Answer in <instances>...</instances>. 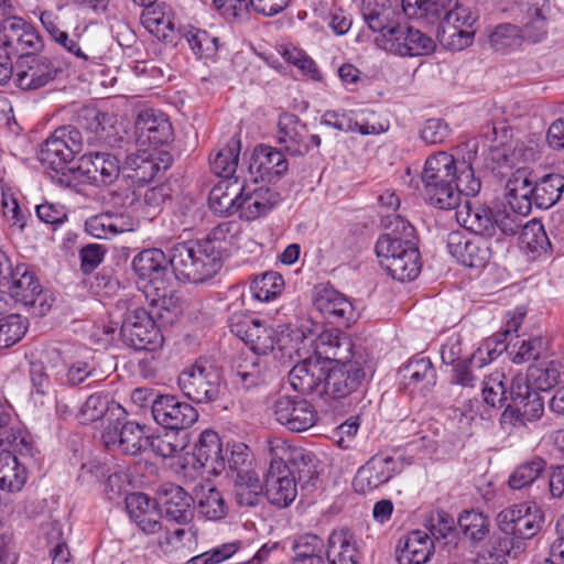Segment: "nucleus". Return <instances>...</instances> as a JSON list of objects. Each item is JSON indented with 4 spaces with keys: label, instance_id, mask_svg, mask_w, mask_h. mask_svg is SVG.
<instances>
[{
    "label": "nucleus",
    "instance_id": "nucleus-1",
    "mask_svg": "<svg viewBox=\"0 0 564 564\" xmlns=\"http://www.w3.org/2000/svg\"><path fill=\"white\" fill-rule=\"evenodd\" d=\"M387 218V231L379 236L375 248L379 263L394 280L412 281L421 271L415 229L400 215Z\"/></svg>",
    "mask_w": 564,
    "mask_h": 564
},
{
    "label": "nucleus",
    "instance_id": "nucleus-2",
    "mask_svg": "<svg viewBox=\"0 0 564 564\" xmlns=\"http://www.w3.org/2000/svg\"><path fill=\"white\" fill-rule=\"evenodd\" d=\"M169 262L178 281L193 283L213 278L221 268L219 247L210 238L175 243Z\"/></svg>",
    "mask_w": 564,
    "mask_h": 564
},
{
    "label": "nucleus",
    "instance_id": "nucleus-3",
    "mask_svg": "<svg viewBox=\"0 0 564 564\" xmlns=\"http://www.w3.org/2000/svg\"><path fill=\"white\" fill-rule=\"evenodd\" d=\"M506 188L510 208L520 215H528L532 205L547 209L560 200L564 192V176L550 173L532 183L524 171L518 170L508 180Z\"/></svg>",
    "mask_w": 564,
    "mask_h": 564
},
{
    "label": "nucleus",
    "instance_id": "nucleus-4",
    "mask_svg": "<svg viewBox=\"0 0 564 564\" xmlns=\"http://www.w3.org/2000/svg\"><path fill=\"white\" fill-rule=\"evenodd\" d=\"M426 200L440 209H456L459 206V193L454 187L456 162L453 155L440 151L430 155L421 175Z\"/></svg>",
    "mask_w": 564,
    "mask_h": 564
},
{
    "label": "nucleus",
    "instance_id": "nucleus-5",
    "mask_svg": "<svg viewBox=\"0 0 564 564\" xmlns=\"http://www.w3.org/2000/svg\"><path fill=\"white\" fill-rule=\"evenodd\" d=\"M120 335L122 341L135 350H155L164 341L152 314L143 307L127 311Z\"/></svg>",
    "mask_w": 564,
    "mask_h": 564
},
{
    "label": "nucleus",
    "instance_id": "nucleus-6",
    "mask_svg": "<svg viewBox=\"0 0 564 564\" xmlns=\"http://www.w3.org/2000/svg\"><path fill=\"white\" fill-rule=\"evenodd\" d=\"M411 464V459L403 455L377 454L358 468L352 482L354 488L357 492H370L389 482Z\"/></svg>",
    "mask_w": 564,
    "mask_h": 564
},
{
    "label": "nucleus",
    "instance_id": "nucleus-7",
    "mask_svg": "<svg viewBox=\"0 0 564 564\" xmlns=\"http://www.w3.org/2000/svg\"><path fill=\"white\" fill-rule=\"evenodd\" d=\"M177 384L183 394L196 403H210L218 399L220 375L212 366L197 361L181 372Z\"/></svg>",
    "mask_w": 564,
    "mask_h": 564
},
{
    "label": "nucleus",
    "instance_id": "nucleus-8",
    "mask_svg": "<svg viewBox=\"0 0 564 564\" xmlns=\"http://www.w3.org/2000/svg\"><path fill=\"white\" fill-rule=\"evenodd\" d=\"M0 48L12 57H23L39 52L43 40L36 29L20 17L9 15L0 23Z\"/></svg>",
    "mask_w": 564,
    "mask_h": 564
},
{
    "label": "nucleus",
    "instance_id": "nucleus-9",
    "mask_svg": "<svg viewBox=\"0 0 564 564\" xmlns=\"http://www.w3.org/2000/svg\"><path fill=\"white\" fill-rule=\"evenodd\" d=\"M101 440L107 449L131 456L143 453L149 446L144 426L126 421L123 416H118L110 426H104Z\"/></svg>",
    "mask_w": 564,
    "mask_h": 564
},
{
    "label": "nucleus",
    "instance_id": "nucleus-10",
    "mask_svg": "<svg viewBox=\"0 0 564 564\" xmlns=\"http://www.w3.org/2000/svg\"><path fill=\"white\" fill-rule=\"evenodd\" d=\"M543 521L541 509L525 503L506 508L497 516L500 531L517 539L533 538L540 532Z\"/></svg>",
    "mask_w": 564,
    "mask_h": 564
},
{
    "label": "nucleus",
    "instance_id": "nucleus-11",
    "mask_svg": "<svg viewBox=\"0 0 564 564\" xmlns=\"http://www.w3.org/2000/svg\"><path fill=\"white\" fill-rule=\"evenodd\" d=\"M276 140L281 150L292 156H303L321 145V137L312 134L296 115L284 112L278 120Z\"/></svg>",
    "mask_w": 564,
    "mask_h": 564
},
{
    "label": "nucleus",
    "instance_id": "nucleus-12",
    "mask_svg": "<svg viewBox=\"0 0 564 564\" xmlns=\"http://www.w3.org/2000/svg\"><path fill=\"white\" fill-rule=\"evenodd\" d=\"M380 46L401 56H422L435 50V42L413 26L397 24L387 30Z\"/></svg>",
    "mask_w": 564,
    "mask_h": 564
},
{
    "label": "nucleus",
    "instance_id": "nucleus-13",
    "mask_svg": "<svg viewBox=\"0 0 564 564\" xmlns=\"http://www.w3.org/2000/svg\"><path fill=\"white\" fill-rule=\"evenodd\" d=\"M313 304L322 316L337 328H349L360 316L351 300L330 286L318 289Z\"/></svg>",
    "mask_w": 564,
    "mask_h": 564
},
{
    "label": "nucleus",
    "instance_id": "nucleus-14",
    "mask_svg": "<svg viewBox=\"0 0 564 564\" xmlns=\"http://www.w3.org/2000/svg\"><path fill=\"white\" fill-rule=\"evenodd\" d=\"M6 288L17 303L33 308L35 314L44 315L48 311L42 284L28 264L15 265V275Z\"/></svg>",
    "mask_w": 564,
    "mask_h": 564
},
{
    "label": "nucleus",
    "instance_id": "nucleus-15",
    "mask_svg": "<svg viewBox=\"0 0 564 564\" xmlns=\"http://www.w3.org/2000/svg\"><path fill=\"white\" fill-rule=\"evenodd\" d=\"M446 245L448 252L468 268H484L491 258L490 242L481 236L455 230L447 235Z\"/></svg>",
    "mask_w": 564,
    "mask_h": 564
},
{
    "label": "nucleus",
    "instance_id": "nucleus-16",
    "mask_svg": "<svg viewBox=\"0 0 564 564\" xmlns=\"http://www.w3.org/2000/svg\"><path fill=\"white\" fill-rule=\"evenodd\" d=\"M275 421L291 432H304L317 421L314 406L299 395H280L272 404Z\"/></svg>",
    "mask_w": 564,
    "mask_h": 564
},
{
    "label": "nucleus",
    "instance_id": "nucleus-17",
    "mask_svg": "<svg viewBox=\"0 0 564 564\" xmlns=\"http://www.w3.org/2000/svg\"><path fill=\"white\" fill-rule=\"evenodd\" d=\"M154 421L166 430L180 431L192 426L198 419L197 410L170 394L159 395L151 406Z\"/></svg>",
    "mask_w": 564,
    "mask_h": 564
},
{
    "label": "nucleus",
    "instance_id": "nucleus-18",
    "mask_svg": "<svg viewBox=\"0 0 564 564\" xmlns=\"http://www.w3.org/2000/svg\"><path fill=\"white\" fill-rule=\"evenodd\" d=\"M270 455L274 460H281L286 464L291 475H297L299 482L302 486L308 485L316 478L315 456L313 453L290 445L282 438H274L269 442Z\"/></svg>",
    "mask_w": 564,
    "mask_h": 564
},
{
    "label": "nucleus",
    "instance_id": "nucleus-19",
    "mask_svg": "<svg viewBox=\"0 0 564 564\" xmlns=\"http://www.w3.org/2000/svg\"><path fill=\"white\" fill-rule=\"evenodd\" d=\"M475 21L470 9L457 0V4L448 11L445 22L442 23L440 42L454 51L464 50L473 43L471 26Z\"/></svg>",
    "mask_w": 564,
    "mask_h": 564
},
{
    "label": "nucleus",
    "instance_id": "nucleus-20",
    "mask_svg": "<svg viewBox=\"0 0 564 564\" xmlns=\"http://www.w3.org/2000/svg\"><path fill=\"white\" fill-rule=\"evenodd\" d=\"M119 159L109 152H89L80 156L77 171L95 186L112 184L120 174Z\"/></svg>",
    "mask_w": 564,
    "mask_h": 564
},
{
    "label": "nucleus",
    "instance_id": "nucleus-21",
    "mask_svg": "<svg viewBox=\"0 0 564 564\" xmlns=\"http://www.w3.org/2000/svg\"><path fill=\"white\" fill-rule=\"evenodd\" d=\"M365 376L362 366L357 361L335 365L326 372L322 392L329 399H344L359 389Z\"/></svg>",
    "mask_w": 564,
    "mask_h": 564
},
{
    "label": "nucleus",
    "instance_id": "nucleus-22",
    "mask_svg": "<svg viewBox=\"0 0 564 564\" xmlns=\"http://www.w3.org/2000/svg\"><path fill=\"white\" fill-rule=\"evenodd\" d=\"M265 495L269 502L279 508L290 506L297 496L296 480L289 466L272 457L265 476Z\"/></svg>",
    "mask_w": 564,
    "mask_h": 564
},
{
    "label": "nucleus",
    "instance_id": "nucleus-23",
    "mask_svg": "<svg viewBox=\"0 0 564 564\" xmlns=\"http://www.w3.org/2000/svg\"><path fill=\"white\" fill-rule=\"evenodd\" d=\"M169 258L158 248L144 249L132 260V268L139 280L144 282V291L166 284Z\"/></svg>",
    "mask_w": 564,
    "mask_h": 564
},
{
    "label": "nucleus",
    "instance_id": "nucleus-24",
    "mask_svg": "<svg viewBox=\"0 0 564 564\" xmlns=\"http://www.w3.org/2000/svg\"><path fill=\"white\" fill-rule=\"evenodd\" d=\"M248 170L254 183H258V178L271 183L288 172L289 163L281 150L258 145L252 153Z\"/></svg>",
    "mask_w": 564,
    "mask_h": 564
},
{
    "label": "nucleus",
    "instance_id": "nucleus-25",
    "mask_svg": "<svg viewBox=\"0 0 564 564\" xmlns=\"http://www.w3.org/2000/svg\"><path fill=\"white\" fill-rule=\"evenodd\" d=\"M140 21L143 28L159 41L177 46L180 31L175 26L174 15L164 4L154 3L144 7Z\"/></svg>",
    "mask_w": 564,
    "mask_h": 564
},
{
    "label": "nucleus",
    "instance_id": "nucleus-26",
    "mask_svg": "<svg viewBox=\"0 0 564 564\" xmlns=\"http://www.w3.org/2000/svg\"><path fill=\"white\" fill-rule=\"evenodd\" d=\"M352 339L338 329L322 332L314 341V354L318 360L336 365L350 364L354 356Z\"/></svg>",
    "mask_w": 564,
    "mask_h": 564
},
{
    "label": "nucleus",
    "instance_id": "nucleus-27",
    "mask_svg": "<svg viewBox=\"0 0 564 564\" xmlns=\"http://www.w3.org/2000/svg\"><path fill=\"white\" fill-rule=\"evenodd\" d=\"M232 383L236 389L249 391L268 381L265 362L256 354H239L231 366Z\"/></svg>",
    "mask_w": 564,
    "mask_h": 564
},
{
    "label": "nucleus",
    "instance_id": "nucleus-28",
    "mask_svg": "<svg viewBox=\"0 0 564 564\" xmlns=\"http://www.w3.org/2000/svg\"><path fill=\"white\" fill-rule=\"evenodd\" d=\"M326 370L322 366L321 360L315 356L307 357L296 364L289 373V381L293 390L301 394L318 393L322 392L325 382Z\"/></svg>",
    "mask_w": 564,
    "mask_h": 564
},
{
    "label": "nucleus",
    "instance_id": "nucleus-29",
    "mask_svg": "<svg viewBox=\"0 0 564 564\" xmlns=\"http://www.w3.org/2000/svg\"><path fill=\"white\" fill-rule=\"evenodd\" d=\"M457 0H402V9L409 19L421 21L424 25L437 26L442 32V23Z\"/></svg>",
    "mask_w": 564,
    "mask_h": 564
},
{
    "label": "nucleus",
    "instance_id": "nucleus-30",
    "mask_svg": "<svg viewBox=\"0 0 564 564\" xmlns=\"http://www.w3.org/2000/svg\"><path fill=\"white\" fill-rule=\"evenodd\" d=\"M281 199L280 194L267 185L243 184L240 200V217L247 220L257 219L270 212Z\"/></svg>",
    "mask_w": 564,
    "mask_h": 564
},
{
    "label": "nucleus",
    "instance_id": "nucleus-31",
    "mask_svg": "<svg viewBox=\"0 0 564 564\" xmlns=\"http://www.w3.org/2000/svg\"><path fill=\"white\" fill-rule=\"evenodd\" d=\"M135 128L139 140L154 148L169 143L173 138V128L167 117L158 110L147 109L139 113Z\"/></svg>",
    "mask_w": 564,
    "mask_h": 564
},
{
    "label": "nucleus",
    "instance_id": "nucleus-32",
    "mask_svg": "<svg viewBox=\"0 0 564 564\" xmlns=\"http://www.w3.org/2000/svg\"><path fill=\"white\" fill-rule=\"evenodd\" d=\"M77 128L94 134V139L106 145L115 147L117 132L115 131V117L98 110L95 107L85 106L76 116Z\"/></svg>",
    "mask_w": 564,
    "mask_h": 564
},
{
    "label": "nucleus",
    "instance_id": "nucleus-33",
    "mask_svg": "<svg viewBox=\"0 0 564 564\" xmlns=\"http://www.w3.org/2000/svg\"><path fill=\"white\" fill-rule=\"evenodd\" d=\"M325 555L328 564H359L361 553L355 533L348 528L333 530Z\"/></svg>",
    "mask_w": 564,
    "mask_h": 564
},
{
    "label": "nucleus",
    "instance_id": "nucleus-34",
    "mask_svg": "<svg viewBox=\"0 0 564 564\" xmlns=\"http://www.w3.org/2000/svg\"><path fill=\"white\" fill-rule=\"evenodd\" d=\"M160 503L165 517L180 524H186L194 517V500L181 486L165 484L161 487Z\"/></svg>",
    "mask_w": 564,
    "mask_h": 564
},
{
    "label": "nucleus",
    "instance_id": "nucleus-35",
    "mask_svg": "<svg viewBox=\"0 0 564 564\" xmlns=\"http://www.w3.org/2000/svg\"><path fill=\"white\" fill-rule=\"evenodd\" d=\"M434 542L423 530H414L399 540L398 562L400 564H425L434 553Z\"/></svg>",
    "mask_w": 564,
    "mask_h": 564
},
{
    "label": "nucleus",
    "instance_id": "nucleus-36",
    "mask_svg": "<svg viewBox=\"0 0 564 564\" xmlns=\"http://www.w3.org/2000/svg\"><path fill=\"white\" fill-rule=\"evenodd\" d=\"M63 65L57 59L45 56L35 57L28 68L18 74V86L25 90L43 88L63 73Z\"/></svg>",
    "mask_w": 564,
    "mask_h": 564
},
{
    "label": "nucleus",
    "instance_id": "nucleus-37",
    "mask_svg": "<svg viewBox=\"0 0 564 564\" xmlns=\"http://www.w3.org/2000/svg\"><path fill=\"white\" fill-rule=\"evenodd\" d=\"M241 194H243V184L238 177L223 178L209 192V208L219 216L240 213Z\"/></svg>",
    "mask_w": 564,
    "mask_h": 564
},
{
    "label": "nucleus",
    "instance_id": "nucleus-38",
    "mask_svg": "<svg viewBox=\"0 0 564 564\" xmlns=\"http://www.w3.org/2000/svg\"><path fill=\"white\" fill-rule=\"evenodd\" d=\"M482 135L487 142V160L492 163L491 169L512 167V158L510 156L509 139L510 129L503 122L491 123L485 127Z\"/></svg>",
    "mask_w": 564,
    "mask_h": 564
},
{
    "label": "nucleus",
    "instance_id": "nucleus-39",
    "mask_svg": "<svg viewBox=\"0 0 564 564\" xmlns=\"http://www.w3.org/2000/svg\"><path fill=\"white\" fill-rule=\"evenodd\" d=\"M527 40L542 41L547 34L549 0H519Z\"/></svg>",
    "mask_w": 564,
    "mask_h": 564
},
{
    "label": "nucleus",
    "instance_id": "nucleus-40",
    "mask_svg": "<svg viewBox=\"0 0 564 564\" xmlns=\"http://www.w3.org/2000/svg\"><path fill=\"white\" fill-rule=\"evenodd\" d=\"M490 340L487 341L488 358H478L473 355L468 360L457 362L453 368L452 383L463 388L475 389L478 387L485 376L484 367L491 362L497 356V348H490Z\"/></svg>",
    "mask_w": 564,
    "mask_h": 564
},
{
    "label": "nucleus",
    "instance_id": "nucleus-41",
    "mask_svg": "<svg viewBox=\"0 0 564 564\" xmlns=\"http://www.w3.org/2000/svg\"><path fill=\"white\" fill-rule=\"evenodd\" d=\"M118 416L124 417V410L120 404L110 402L108 395L101 393L89 395L78 413V419L83 424L101 420L108 423L107 426H110Z\"/></svg>",
    "mask_w": 564,
    "mask_h": 564
},
{
    "label": "nucleus",
    "instance_id": "nucleus-42",
    "mask_svg": "<svg viewBox=\"0 0 564 564\" xmlns=\"http://www.w3.org/2000/svg\"><path fill=\"white\" fill-rule=\"evenodd\" d=\"M456 217L463 226L474 235L485 238L495 236V214L486 207L471 206L466 202L464 206L456 207Z\"/></svg>",
    "mask_w": 564,
    "mask_h": 564
},
{
    "label": "nucleus",
    "instance_id": "nucleus-43",
    "mask_svg": "<svg viewBox=\"0 0 564 564\" xmlns=\"http://www.w3.org/2000/svg\"><path fill=\"white\" fill-rule=\"evenodd\" d=\"M544 412V402L540 393H529L516 404L508 405L502 413V421L511 424L513 427H522L527 422L539 420Z\"/></svg>",
    "mask_w": 564,
    "mask_h": 564
},
{
    "label": "nucleus",
    "instance_id": "nucleus-44",
    "mask_svg": "<svg viewBox=\"0 0 564 564\" xmlns=\"http://www.w3.org/2000/svg\"><path fill=\"white\" fill-rule=\"evenodd\" d=\"M405 387L421 392L430 391L436 384V370L426 357L411 359L402 369Z\"/></svg>",
    "mask_w": 564,
    "mask_h": 564
},
{
    "label": "nucleus",
    "instance_id": "nucleus-45",
    "mask_svg": "<svg viewBox=\"0 0 564 564\" xmlns=\"http://www.w3.org/2000/svg\"><path fill=\"white\" fill-rule=\"evenodd\" d=\"M160 169L153 153L147 149L128 154L122 165L127 176L139 186L151 182Z\"/></svg>",
    "mask_w": 564,
    "mask_h": 564
},
{
    "label": "nucleus",
    "instance_id": "nucleus-46",
    "mask_svg": "<svg viewBox=\"0 0 564 564\" xmlns=\"http://www.w3.org/2000/svg\"><path fill=\"white\" fill-rule=\"evenodd\" d=\"M149 301L153 318L160 319L163 324H173L182 313L178 297L167 294L166 284L158 285L153 290L143 291Z\"/></svg>",
    "mask_w": 564,
    "mask_h": 564
},
{
    "label": "nucleus",
    "instance_id": "nucleus-47",
    "mask_svg": "<svg viewBox=\"0 0 564 564\" xmlns=\"http://www.w3.org/2000/svg\"><path fill=\"white\" fill-rule=\"evenodd\" d=\"M326 544L314 533H304L294 538L292 542L293 556L291 564H326Z\"/></svg>",
    "mask_w": 564,
    "mask_h": 564
},
{
    "label": "nucleus",
    "instance_id": "nucleus-48",
    "mask_svg": "<svg viewBox=\"0 0 564 564\" xmlns=\"http://www.w3.org/2000/svg\"><path fill=\"white\" fill-rule=\"evenodd\" d=\"M194 457L202 468H207L209 471L218 473L224 468L221 443L216 432L210 430L202 432L195 446Z\"/></svg>",
    "mask_w": 564,
    "mask_h": 564
},
{
    "label": "nucleus",
    "instance_id": "nucleus-49",
    "mask_svg": "<svg viewBox=\"0 0 564 564\" xmlns=\"http://www.w3.org/2000/svg\"><path fill=\"white\" fill-rule=\"evenodd\" d=\"M232 492L238 506L252 508L263 498V485L256 471H240L234 479Z\"/></svg>",
    "mask_w": 564,
    "mask_h": 564
},
{
    "label": "nucleus",
    "instance_id": "nucleus-50",
    "mask_svg": "<svg viewBox=\"0 0 564 564\" xmlns=\"http://www.w3.org/2000/svg\"><path fill=\"white\" fill-rule=\"evenodd\" d=\"M28 479L26 468L10 451H0V490L19 492Z\"/></svg>",
    "mask_w": 564,
    "mask_h": 564
},
{
    "label": "nucleus",
    "instance_id": "nucleus-51",
    "mask_svg": "<svg viewBox=\"0 0 564 564\" xmlns=\"http://www.w3.org/2000/svg\"><path fill=\"white\" fill-rule=\"evenodd\" d=\"M392 13L393 10L389 0L362 1V18L371 31L380 33V37L377 39L379 45L383 41V34L392 26L390 24V17Z\"/></svg>",
    "mask_w": 564,
    "mask_h": 564
},
{
    "label": "nucleus",
    "instance_id": "nucleus-52",
    "mask_svg": "<svg viewBox=\"0 0 564 564\" xmlns=\"http://www.w3.org/2000/svg\"><path fill=\"white\" fill-rule=\"evenodd\" d=\"M87 234L98 239H108L128 230L121 215L101 213L89 217L85 223Z\"/></svg>",
    "mask_w": 564,
    "mask_h": 564
},
{
    "label": "nucleus",
    "instance_id": "nucleus-53",
    "mask_svg": "<svg viewBox=\"0 0 564 564\" xmlns=\"http://www.w3.org/2000/svg\"><path fill=\"white\" fill-rule=\"evenodd\" d=\"M239 153L240 140L232 137L210 159L209 163L213 172L224 178H234L232 175L238 165Z\"/></svg>",
    "mask_w": 564,
    "mask_h": 564
},
{
    "label": "nucleus",
    "instance_id": "nucleus-54",
    "mask_svg": "<svg viewBox=\"0 0 564 564\" xmlns=\"http://www.w3.org/2000/svg\"><path fill=\"white\" fill-rule=\"evenodd\" d=\"M178 31L180 41L184 39L197 57L207 58L216 53L218 39L212 36L207 31L192 25L180 26Z\"/></svg>",
    "mask_w": 564,
    "mask_h": 564
},
{
    "label": "nucleus",
    "instance_id": "nucleus-55",
    "mask_svg": "<svg viewBox=\"0 0 564 564\" xmlns=\"http://www.w3.org/2000/svg\"><path fill=\"white\" fill-rule=\"evenodd\" d=\"M519 240L524 250L535 256L546 253L551 248V242L544 226L536 219L524 224L520 231Z\"/></svg>",
    "mask_w": 564,
    "mask_h": 564
},
{
    "label": "nucleus",
    "instance_id": "nucleus-56",
    "mask_svg": "<svg viewBox=\"0 0 564 564\" xmlns=\"http://www.w3.org/2000/svg\"><path fill=\"white\" fill-rule=\"evenodd\" d=\"M547 463L540 456H533L523 462L509 477L508 484L514 490H520L532 485L546 470Z\"/></svg>",
    "mask_w": 564,
    "mask_h": 564
},
{
    "label": "nucleus",
    "instance_id": "nucleus-57",
    "mask_svg": "<svg viewBox=\"0 0 564 564\" xmlns=\"http://www.w3.org/2000/svg\"><path fill=\"white\" fill-rule=\"evenodd\" d=\"M64 142L55 129L41 150V161L47 163L56 172L63 170L75 156Z\"/></svg>",
    "mask_w": 564,
    "mask_h": 564
},
{
    "label": "nucleus",
    "instance_id": "nucleus-58",
    "mask_svg": "<svg viewBox=\"0 0 564 564\" xmlns=\"http://www.w3.org/2000/svg\"><path fill=\"white\" fill-rule=\"evenodd\" d=\"M321 123L339 131H357L360 134L379 133V130L375 126L354 120L352 117L346 111L327 110L323 113Z\"/></svg>",
    "mask_w": 564,
    "mask_h": 564
},
{
    "label": "nucleus",
    "instance_id": "nucleus-59",
    "mask_svg": "<svg viewBox=\"0 0 564 564\" xmlns=\"http://www.w3.org/2000/svg\"><path fill=\"white\" fill-rule=\"evenodd\" d=\"M505 373L495 370L486 373L480 382L484 402L491 408L501 406L508 398V390L505 386Z\"/></svg>",
    "mask_w": 564,
    "mask_h": 564
},
{
    "label": "nucleus",
    "instance_id": "nucleus-60",
    "mask_svg": "<svg viewBox=\"0 0 564 564\" xmlns=\"http://www.w3.org/2000/svg\"><path fill=\"white\" fill-rule=\"evenodd\" d=\"M284 288L283 276L275 271H268L257 276L251 285L250 290L258 301L269 302L274 300L281 294Z\"/></svg>",
    "mask_w": 564,
    "mask_h": 564
},
{
    "label": "nucleus",
    "instance_id": "nucleus-61",
    "mask_svg": "<svg viewBox=\"0 0 564 564\" xmlns=\"http://www.w3.org/2000/svg\"><path fill=\"white\" fill-rule=\"evenodd\" d=\"M527 40L524 24L519 28L511 23L499 24L495 28L489 36L490 45L496 51H506L521 45Z\"/></svg>",
    "mask_w": 564,
    "mask_h": 564
},
{
    "label": "nucleus",
    "instance_id": "nucleus-62",
    "mask_svg": "<svg viewBox=\"0 0 564 564\" xmlns=\"http://www.w3.org/2000/svg\"><path fill=\"white\" fill-rule=\"evenodd\" d=\"M0 446L8 447L7 451L15 452L22 456L32 455V441L30 435L12 422L0 429Z\"/></svg>",
    "mask_w": 564,
    "mask_h": 564
},
{
    "label": "nucleus",
    "instance_id": "nucleus-63",
    "mask_svg": "<svg viewBox=\"0 0 564 564\" xmlns=\"http://www.w3.org/2000/svg\"><path fill=\"white\" fill-rule=\"evenodd\" d=\"M29 327L28 319L20 314H10L0 318V349L19 343Z\"/></svg>",
    "mask_w": 564,
    "mask_h": 564
},
{
    "label": "nucleus",
    "instance_id": "nucleus-64",
    "mask_svg": "<svg viewBox=\"0 0 564 564\" xmlns=\"http://www.w3.org/2000/svg\"><path fill=\"white\" fill-rule=\"evenodd\" d=\"M245 343L250 347L249 354L265 355L273 350L276 344V330L259 321L253 329H250Z\"/></svg>",
    "mask_w": 564,
    "mask_h": 564
}]
</instances>
